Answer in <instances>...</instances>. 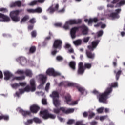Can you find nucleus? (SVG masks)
Listing matches in <instances>:
<instances>
[{
	"mask_svg": "<svg viewBox=\"0 0 125 125\" xmlns=\"http://www.w3.org/2000/svg\"><path fill=\"white\" fill-rule=\"evenodd\" d=\"M60 111H62L64 114L68 115V114H71L75 112V109L74 108H68L67 107H62L60 108H54L53 112L55 114H59Z\"/></svg>",
	"mask_w": 125,
	"mask_h": 125,
	"instance_id": "f03ea898",
	"label": "nucleus"
},
{
	"mask_svg": "<svg viewBox=\"0 0 125 125\" xmlns=\"http://www.w3.org/2000/svg\"><path fill=\"white\" fill-rule=\"evenodd\" d=\"M85 69L83 68V62H80L79 64V67L78 69V75H83L84 73Z\"/></svg>",
	"mask_w": 125,
	"mask_h": 125,
	"instance_id": "9b49d317",
	"label": "nucleus"
},
{
	"mask_svg": "<svg viewBox=\"0 0 125 125\" xmlns=\"http://www.w3.org/2000/svg\"><path fill=\"white\" fill-rule=\"evenodd\" d=\"M36 49H37V48L36 47V46H32L29 49V53H32V54L35 53V52H36Z\"/></svg>",
	"mask_w": 125,
	"mask_h": 125,
	"instance_id": "72a5a7b5",
	"label": "nucleus"
},
{
	"mask_svg": "<svg viewBox=\"0 0 125 125\" xmlns=\"http://www.w3.org/2000/svg\"><path fill=\"white\" fill-rule=\"evenodd\" d=\"M80 29H82V34L83 35H87L88 33V29L85 25L83 24L80 26H79Z\"/></svg>",
	"mask_w": 125,
	"mask_h": 125,
	"instance_id": "aec40b11",
	"label": "nucleus"
},
{
	"mask_svg": "<svg viewBox=\"0 0 125 125\" xmlns=\"http://www.w3.org/2000/svg\"><path fill=\"white\" fill-rule=\"evenodd\" d=\"M0 18L2 19L0 20V22H9L10 21V18L1 13H0Z\"/></svg>",
	"mask_w": 125,
	"mask_h": 125,
	"instance_id": "f8f14e48",
	"label": "nucleus"
},
{
	"mask_svg": "<svg viewBox=\"0 0 125 125\" xmlns=\"http://www.w3.org/2000/svg\"><path fill=\"white\" fill-rule=\"evenodd\" d=\"M26 10L28 13H35V9H27Z\"/></svg>",
	"mask_w": 125,
	"mask_h": 125,
	"instance_id": "3c124183",
	"label": "nucleus"
},
{
	"mask_svg": "<svg viewBox=\"0 0 125 125\" xmlns=\"http://www.w3.org/2000/svg\"><path fill=\"white\" fill-rule=\"evenodd\" d=\"M33 122H34L33 119H28L26 122H25V125H29L31 124H33Z\"/></svg>",
	"mask_w": 125,
	"mask_h": 125,
	"instance_id": "a19ab883",
	"label": "nucleus"
},
{
	"mask_svg": "<svg viewBox=\"0 0 125 125\" xmlns=\"http://www.w3.org/2000/svg\"><path fill=\"white\" fill-rule=\"evenodd\" d=\"M34 10L35 13H42V9L41 7H37Z\"/></svg>",
	"mask_w": 125,
	"mask_h": 125,
	"instance_id": "4c0bfd02",
	"label": "nucleus"
},
{
	"mask_svg": "<svg viewBox=\"0 0 125 125\" xmlns=\"http://www.w3.org/2000/svg\"><path fill=\"white\" fill-rule=\"evenodd\" d=\"M93 93H94V94H95L96 95H97V96H98V97H99V94H100V93H99V92L96 90H94L93 91Z\"/></svg>",
	"mask_w": 125,
	"mask_h": 125,
	"instance_id": "0e129e2a",
	"label": "nucleus"
},
{
	"mask_svg": "<svg viewBox=\"0 0 125 125\" xmlns=\"http://www.w3.org/2000/svg\"><path fill=\"white\" fill-rule=\"evenodd\" d=\"M67 23H68L69 25H78V24H81L82 23V20H70L67 21Z\"/></svg>",
	"mask_w": 125,
	"mask_h": 125,
	"instance_id": "ddd939ff",
	"label": "nucleus"
},
{
	"mask_svg": "<svg viewBox=\"0 0 125 125\" xmlns=\"http://www.w3.org/2000/svg\"><path fill=\"white\" fill-rule=\"evenodd\" d=\"M42 103L43 105H47V102L46 101V99H42Z\"/></svg>",
	"mask_w": 125,
	"mask_h": 125,
	"instance_id": "69168bd1",
	"label": "nucleus"
},
{
	"mask_svg": "<svg viewBox=\"0 0 125 125\" xmlns=\"http://www.w3.org/2000/svg\"><path fill=\"white\" fill-rule=\"evenodd\" d=\"M90 39V37H85L83 39V42L85 43H87Z\"/></svg>",
	"mask_w": 125,
	"mask_h": 125,
	"instance_id": "ea45409f",
	"label": "nucleus"
},
{
	"mask_svg": "<svg viewBox=\"0 0 125 125\" xmlns=\"http://www.w3.org/2000/svg\"><path fill=\"white\" fill-rule=\"evenodd\" d=\"M51 97H53V99H54V98H59V94L58 93L57 91H53L52 92V94L50 95Z\"/></svg>",
	"mask_w": 125,
	"mask_h": 125,
	"instance_id": "cd10ccee",
	"label": "nucleus"
},
{
	"mask_svg": "<svg viewBox=\"0 0 125 125\" xmlns=\"http://www.w3.org/2000/svg\"><path fill=\"white\" fill-rule=\"evenodd\" d=\"M95 116V114L94 113H90L88 116V119H92Z\"/></svg>",
	"mask_w": 125,
	"mask_h": 125,
	"instance_id": "e2e57ef3",
	"label": "nucleus"
},
{
	"mask_svg": "<svg viewBox=\"0 0 125 125\" xmlns=\"http://www.w3.org/2000/svg\"><path fill=\"white\" fill-rule=\"evenodd\" d=\"M29 23H30L31 24H35V23H36V21L35 20V19L32 18L30 19L29 21Z\"/></svg>",
	"mask_w": 125,
	"mask_h": 125,
	"instance_id": "bf43d9fd",
	"label": "nucleus"
},
{
	"mask_svg": "<svg viewBox=\"0 0 125 125\" xmlns=\"http://www.w3.org/2000/svg\"><path fill=\"white\" fill-rule=\"evenodd\" d=\"M36 4H38V2L37 0H34L30 2L29 4V5H30V6H34V5H36Z\"/></svg>",
	"mask_w": 125,
	"mask_h": 125,
	"instance_id": "c03bdc74",
	"label": "nucleus"
},
{
	"mask_svg": "<svg viewBox=\"0 0 125 125\" xmlns=\"http://www.w3.org/2000/svg\"><path fill=\"white\" fill-rule=\"evenodd\" d=\"M24 74L26 77H29V78H32L33 77V72L32 70L30 69H26L24 71Z\"/></svg>",
	"mask_w": 125,
	"mask_h": 125,
	"instance_id": "393cba45",
	"label": "nucleus"
},
{
	"mask_svg": "<svg viewBox=\"0 0 125 125\" xmlns=\"http://www.w3.org/2000/svg\"><path fill=\"white\" fill-rule=\"evenodd\" d=\"M11 86L12 87H13V88H16V87H18L19 86V84L15 83L14 84H12Z\"/></svg>",
	"mask_w": 125,
	"mask_h": 125,
	"instance_id": "052dcab7",
	"label": "nucleus"
},
{
	"mask_svg": "<svg viewBox=\"0 0 125 125\" xmlns=\"http://www.w3.org/2000/svg\"><path fill=\"white\" fill-rule=\"evenodd\" d=\"M59 9V4H56L55 6V7L53 8V5H52L47 10V11L49 13H53L55 11H57Z\"/></svg>",
	"mask_w": 125,
	"mask_h": 125,
	"instance_id": "1a4fd4ad",
	"label": "nucleus"
},
{
	"mask_svg": "<svg viewBox=\"0 0 125 125\" xmlns=\"http://www.w3.org/2000/svg\"><path fill=\"white\" fill-rule=\"evenodd\" d=\"M63 59V57H61V56H58L56 57V60H58V61H62Z\"/></svg>",
	"mask_w": 125,
	"mask_h": 125,
	"instance_id": "5fc2aeb1",
	"label": "nucleus"
},
{
	"mask_svg": "<svg viewBox=\"0 0 125 125\" xmlns=\"http://www.w3.org/2000/svg\"><path fill=\"white\" fill-rule=\"evenodd\" d=\"M30 83L31 87V90L32 91H36V81L35 79H32L30 80Z\"/></svg>",
	"mask_w": 125,
	"mask_h": 125,
	"instance_id": "4be33fe9",
	"label": "nucleus"
},
{
	"mask_svg": "<svg viewBox=\"0 0 125 125\" xmlns=\"http://www.w3.org/2000/svg\"><path fill=\"white\" fill-rule=\"evenodd\" d=\"M19 112L21 114H22L23 117H27V116L30 115V114H31V111L24 110L21 108L19 109Z\"/></svg>",
	"mask_w": 125,
	"mask_h": 125,
	"instance_id": "412c9836",
	"label": "nucleus"
},
{
	"mask_svg": "<svg viewBox=\"0 0 125 125\" xmlns=\"http://www.w3.org/2000/svg\"><path fill=\"white\" fill-rule=\"evenodd\" d=\"M65 99L66 100V103H67L68 105H77V104H78V101H74L73 102H72L71 103H70L72 99H71V95H70L69 94H67L66 96H65Z\"/></svg>",
	"mask_w": 125,
	"mask_h": 125,
	"instance_id": "0eeeda50",
	"label": "nucleus"
},
{
	"mask_svg": "<svg viewBox=\"0 0 125 125\" xmlns=\"http://www.w3.org/2000/svg\"><path fill=\"white\" fill-rule=\"evenodd\" d=\"M111 93V91H108L106 89L105 91L103 93L99 94V101L102 103H106L107 99L109 98V95Z\"/></svg>",
	"mask_w": 125,
	"mask_h": 125,
	"instance_id": "7ed1b4c3",
	"label": "nucleus"
},
{
	"mask_svg": "<svg viewBox=\"0 0 125 125\" xmlns=\"http://www.w3.org/2000/svg\"><path fill=\"white\" fill-rule=\"evenodd\" d=\"M69 66L73 71L76 70V62L71 61L69 62Z\"/></svg>",
	"mask_w": 125,
	"mask_h": 125,
	"instance_id": "a878e982",
	"label": "nucleus"
},
{
	"mask_svg": "<svg viewBox=\"0 0 125 125\" xmlns=\"http://www.w3.org/2000/svg\"><path fill=\"white\" fill-rule=\"evenodd\" d=\"M33 122H34V123H36V124H41V123H42L41 119H40L38 118L34 117L33 119Z\"/></svg>",
	"mask_w": 125,
	"mask_h": 125,
	"instance_id": "c9c22d12",
	"label": "nucleus"
},
{
	"mask_svg": "<svg viewBox=\"0 0 125 125\" xmlns=\"http://www.w3.org/2000/svg\"><path fill=\"white\" fill-rule=\"evenodd\" d=\"M57 11V12L58 13H64V12H65V8H62L61 10H58L57 11Z\"/></svg>",
	"mask_w": 125,
	"mask_h": 125,
	"instance_id": "680f3d73",
	"label": "nucleus"
},
{
	"mask_svg": "<svg viewBox=\"0 0 125 125\" xmlns=\"http://www.w3.org/2000/svg\"><path fill=\"white\" fill-rule=\"evenodd\" d=\"M53 102H54V105L55 106L56 108H58L59 106H60V102L59 101V100L58 99H56L54 98L53 99Z\"/></svg>",
	"mask_w": 125,
	"mask_h": 125,
	"instance_id": "bb28decb",
	"label": "nucleus"
},
{
	"mask_svg": "<svg viewBox=\"0 0 125 125\" xmlns=\"http://www.w3.org/2000/svg\"><path fill=\"white\" fill-rule=\"evenodd\" d=\"M31 37L32 38H36L37 37V31L33 30L31 32Z\"/></svg>",
	"mask_w": 125,
	"mask_h": 125,
	"instance_id": "37998d69",
	"label": "nucleus"
},
{
	"mask_svg": "<svg viewBox=\"0 0 125 125\" xmlns=\"http://www.w3.org/2000/svg\"><path fill=\"white\" fill-rule=\"evenodd\" d=\"M118 16V15L116 13H112L110 14V17L112 18H116Z\"/></svg>",
	"mask_w": 125,
	"mask_h": 125,
	"instance_id": "09e8293b",
	"label": "nucleus"
},
{
	"mask_svg": "<svg viewBox=\"0 0 125 125\" xmlns=\"http://www.w3.org/2000/svg\"><path fill=\"white\" fill-rule=\"evenodd\" d=\"M92 67L91 63H85L84 65V69H90Z\"/></svg>",
	"mask_w": 125,
	"mask_h": 125,
	"instance_id": "e433bc0d",
	"label": "nucleus"
},
{
	"mask_svg": "<svg viewBox=\"0 0 125 125\" xmlns=\"http://www.w3.org/2000/svg\"><path fill=\"white\" fill-rule=\"evenodd\" d=\"M23 9L16 10L12 11L10 13V17L14 22H19L20 21V17H19L20 13L23 12Z\"/></svg>",
	"mask_w": 125,
	"mask_h": 125,
	"instance_id": "f257e3e1",
	"label": "nucleus"
},
{
	"mask_svg": "<svg viewBox=\"0 0 125 125\" xmlns=\"http://www.w3.org/2000/svg\"><path fill=\"white\" fill-rule=\"evenodd\" d=\"M54 26L55 27H61L62 26V23H56L54 24Z\"/></svg>",
	"mask_w": 125,
	"mask_h": 125,
	"instance_id": "338daca9",
	"label": "nucleus"
},
{
	"mask_svg": "<svg viewBox=\"0 0 125 125\" xmlns=\"http://www.w3.org/2000/svg\"><path fill=\"white\" fill-rule=\"evenodd\" d=\"M25 76L15 77L14 80H16V81H23V80H25Z\"/></svg>",
	"mask_w": 125,
	"mask_h": 125,
	"instance_id": "2f4dec72",
	"label": "nucleus"
},
{
	"mask_svg": "<svg viewBox=\"0 0 125 125\" xmlns=\"http://www.w3.org/2000/svg\"><path fill=\"white\" fill-rule=\"evenodd\" d=\"M30 19V17L28 15H25L23 18L21 19V23H25V22L28 21Z\"/></svg>",
	"mask_w": 125,
	"mask_h": 125,
	"instance_id": "7c9ffc66",
	"label": "nucleus"
},
{
	"mask_svg": "<svg viewBox=\"0 0 125 125\" xmlns=\"http://www.w3.org/2000/svg\"><path fill=\"white\" fill-rule=\"evenodd\" d=\"M114 73L116 74V81H118L119 79H120V76H121V74H122V70H119L117 73L116 72V70H114Z\"/></svg>",
	"mask_w": 125,
	"mask_h": 125,
	"instance_id": "c756f323",
	"label": "nucleus"
},
{
	"mask_svg": "<svg viewBox=\"0 0 125 125\" xmlns=\"http://www.w3.org/2000/svg\"><path fill=\"white\" fill-rule=\"evenodd\" d=\"M53 47L56 49H61V48H62V41L59 39L55 40L53 43Z\"/></svg>",
	"mask_w": 125,
	"mask_h": 125,
	"instance_id": "39448f33",
	"label": "nucleus"
},
{
	"mask_svg": "<svg viewBox=\"0 0 125 125\" xmlns=\"http://www.w3.org/2000/svg\"><path fill=\"white\" fill-rule=\"evenodd\" d=\"M50 86V83H47L45 89L47 92H48V90H49V87Z\"/></svg>",
	"mask_w": 125,
	"mask_h": 125,
	"instance_id": "de8ad7c7",
	"label": "nucleus"
},
{
	"mask_svg": "<svg viewBox=\"0 0 125 125\" xmlns=\"http://www.w3.org/2000/svg\"><path fill=\"white\" fill-rule=\"evenodd\" d=\"M24 91L26 92H30V91H32V92H34V91L32 90V87H30V85H27L24 88Z\"/></svg>",
	"mask_w": 125,
	"mask_h": 125,
	"instance_id": "473e14b6",
	"label": "nucleus"
},
{
	"mask_svg": "<svg viewBox=\"0 0 125 125\" xmlns=\"http://www.w3.org/2000/svg\"><path fill=\"white\" fill-rule=\"evenodd\" d=\"M75 122V120H73V119H70L69 120H68V121L67 122V124L68 125H73V124H74Z\"/></svg>",
	"mask_w": 125,
	"mask_h": 125,
	"instance_id": "13d9d810",
	"label": "nucleus"
},
{
	"mask_svg": "<svg viewBox=\"0 0 125 125\" xmlns=\"http://www.w3.org/2000/svg\"><path fill=\"white\" fill-rule=\"evenodd\" d=\"M2 120H4L5 121H8L9 120V117L7 115H1Z\"/></svg>",
	"mask_w": 125,
	"mask_h": 125,
	"instance_id": "a18cd8bd",
	"label": "nucleus"
},
{
	"mask_svg": "<svg viewBox=\"0 0 125 125\" xmlns=\"http://www.w3.org/2000/svg\"><path fill=\"white\" fill-rule=\"evenodd\" d=\"M92 50L89 49L86 50V55L89 59H94L95 58V54L92 53Z\"/></svg>",
	"mask_w": 125,
	"mask_h": 125,
	"instance_id": "9d476101",
	"label": "nucleus"
},
{
	"mask_svg": "<svg viewBox=\"0 0 125 125\" xmlns=\"http://www.w3.org/2000/svg\"><path fill=\"white\" fill-rule=\"evenodd\" d=\"M4 80L6 81H8V80L10 79V78L12 77L13 75L9 71H5L4 72Z\"/></svg>",
	"mask_w": 125,
	"mask_h": 125,
	"instance_id": "5701e85b",
	"label": "nucleus"
},
{
	"mask_svg": "<svg viewBox=\"0 0 125 125\" xmlns=\"http://www.w3.org/2000/svg\"><path fill=\"white\" fill-rule=\"evenodd\" d=\"M0 11L3 13H6L8 12V9L6 8H0Z\"/></svg>",
	"mask_w": 125,
	"mask_h": 125,
	"instance_id": "58836bf2",
	"label": "nucleus"
},
{
	"mask_svg": "<svg viewBox=\"0 0 125 125\" xmlns=\"http://www.w3.org/2000/svg\"><path fill=\"white\" fill-rule=\"evenodd\" d=\"M125 4V0H123V1H121L119 3L117 4V6H121V5H123V4Z\"/></svg>",
	"mask_w": 125,
	"mask_h": 125,
	"instance_id": "4d7b16f0",
	"label": "nucleus"
},
{
	"mask_svg": "<svg viewBox=\"0 0 125 125\" xmlns=\"http://www.w3.org/2000/svg\"><path fill=\"white\" fill-rule=\"evenodd\" d=\"M73 43L75 44V45H81V44H82V40H77L73 42Z\"/></svg>",
	"mask_w": 125,
	"mask_h": 125,
	"instance_id": "f704fd0d",
	"label": "nucleus"
},
{
	"mask_svg": "<svg viewBox=\"0 0 125 125\" xmlns=\"http://www.w3.org/2000/svg\"><path fill=\"white\" fill-rule=\"evenodd\" d=\"M78 85L76 84V83H67V86H76L77 87Z\"/></svg>",
	"mask_w": 125,
	"mask_h": 125,
	"instance_id": "8fccbe9b",
	"label": "nucleus"
},
{
	"mask_svg": "<svg viewBox=\"0 0 125 125\" xmlns=\"http://www.w3.org/2000/svg\"><path fill=\"white\" fill-rule=\"evenodd\" d=\"M40 116L44 120H47V119H52L53 120L56 118L55 115L49 113L48 111L46 110L40 111Z\"/></svg>",
	"mask_w": 125,
	"mask_h": 125,
	"instance_id": "20e7f679",
	"label": "nucleus"
},
{
	"mask_svg": "<svg viewBox=\"0 0 125 125\" xmlns=\"http://www.w3.org/2000/svg\"><path fill=\"white\" fill-rule=\"evenodd\" d=\"M22 5V2L21 1H17L15 2H13L10 4V7H20Z\"/></svg>",
	"mask_w": 125,
	"mask_h": 125,
	"instance_id": "b1692460",
	"label": "nucleus"
},
{
	"mask_svg": "<svg viewBox=\"0 0 125 125\" xmlns=\"http://www.w3.org/2000/svg\"><path fill=\"white\" fill-rule=\"evenodd\" d=\"M76 88H77L78 91L81 92V94H83L84 93V91H85V89H84V88L80 86H76Z\"/></svg>",
	"mask_w": 125,
	"mask_h": 125,
	"instance_id": "c85d7f7f",
	"label": "nucleus"
},
{
	"mask_svg": "<svg viewBox=\"0 0 125 125\" xmlns=\"http://www.w3.org/2000/svg\"><path fill=\"white\" fill-rule=\"evenodd\" d=\"M20 85L21 86H26V85H27V83L26 82H20L19 83V86Z\"/></svg>",
	"mask_w": 125,
	"mask_h": 125,
	"instance_id": "603ef678",
	"label": "nucleus"
},
{
	"mask_svg": "<svg viewBox=\"0 0 125 125\" xmlns=\"http://www.w3.org/2000/svg\"><path fill=\"white\" fill-rule=\"evenodd\" d=\"M46 74L48 76H53V77L60 76V73L56 72L53 68H48L46 71Z\"/></svg>",
	"mask_w": 125,
	"mask_h": 125,
	"instance_id": "423d86ee",
	"label": "nucleus"
},
{
	"mask_svg": "<svg viewBox=\"0 0 125 125\" xmlns=\"http://www.w3.org/2000/svg\"><path fill=\"white\" fill-rule=\"evenodd\" d=\"M69 23H67V22L65 23L64 25L63 26V28L65 29V30H68L69 29Z\"/></svg>",
	"mask_w": 125,
	"mask_h": 125,
	"instance_id": "6e6d98bb",
	"label": "nucleus"
},
{
	"mask_svg": "<svg viewBox=\"0 0 125 125\" xmlns=\"http://www.w3.org/2000/svg\"><path fill=\"white\" fill-rule=\"evenodd\" d=\"M19 91L20 94H23L25 92L24 89H19Z\"/></svg>",
	"mask_w": 125,
	"mask_h": 125,
	"instance_id": "774afa93",
	"label": "nucleus"
},
{
	"mask_svg": "<svg viewBox=\"0 0 125 125\" xmlns=\"http://www.w3.org/2000/svg\"><path fill=\"white\" fill-rule=\"evenodd\" d=\"M16 73L18 75H23V74H25V71L23 70H18L17 71Z\"/></svg>",
	"mask_w": 125,
	"mask_h": 125,
	"instance_id": "79ce46f5",
	"label": "nucleus"
},
{
	"mask_svg": "<svg viewBox=\"0 0 125 125\" xmlns=\"http://www.w3.org/2000/svg\"><path fill=\"white\" fill-rule=\"evenodd\" d=\"M30 111L33 114H37L40 110V107L37 105H33L30 108Z\"/></svg>",
	"mask_w": 125,
	"mask_h": 125,
	"instance_id": "a211bd4d",
	"label": "nucleus"
},
{
	"mask_svg": "<svg viewBox=\"0 0 125 125\" xmlns=\"http://www.w3.org/2000/svg\"><path fill=\"white\" fill-rule=\"evenodd\" d=\"M40 80L41 82V84L39 85L38 88H41V87H42L44 84L45 83V82H46V77L44 76V75H41L40 77Z\"/></svg>",
	"mask_w": 125,
	"mask_h": 125,
	"instance_id": "dca6fc26",
	"label": "nucleus"
},
{
	"mask_svg": "<svg viewBox=\"0 0 125 125\" xmlns=\"http://www.w3.org/2000/svg\"><path fill=\"white\" fill-rule=\"evenodd\" d=\"M103 35V30H100L98 32V38L102 37Z\"/></svg>",
	"mask_w": 125,
	"mask_h": 125,
	"instance_id": "864d4df0",
	"label": "nucleus"
},
{
	"mask_svg": "<svg viewBox=\"0 0 125 125\" xmlns=\"http://www.w3.org/2000/svg\"><path fill=\"white\" fill-rule=\"evenodd\" d=\"M79 29H80V26L74 27L71 29L70 35L72 39H75V38H76V33L77 32V31H78Z\"/></svg>",
	"mask_w": 125,
	"mask_h": 125,
	"instance_id": "4468645a",
	"label": "nucleus"
},
{
	"mask_svg": "<svg viewBox=\"0 0 125 125\" xmlns=\"http://www.w3.org/2000/svg\"><path fill=\"white\" fill-rule=\"evenodd\" d=\"M99 21V20H98V18L97 17H95L93 19H89V20L87 19H85L84 20V22L85 23H88V24H92V23H97Z\"/></svg>",
	"mask_w": 125,
	"mask_h": 125,
	"instance_id": "2eb2a0df",
	"label": "nucleus"
},
{
	"mask_svg": "<svg viewBox=\"0 0 125 125\" xmlns=\"http://www.w3.org/2000/svg\"><path fill=\"white\" fill-rule=\"evenodd\" d=\"M100 41L99 40H96L94 41L91 43V45L88 46V49H90V50L93 51L96 47H97V45L99 44Z\"/></svg>",
	"mask_w": 125,
	"mask_h": 125,
	"instance_id": "6e6552de",
	"label": "nucleus"
},
{
	"mask_svg": "<svg viewBox=\"0 0 125 125\" xmlns=\"http://www.w3.org/2000/svg\"><path fill=\"white\" fill-rule=\"evenodd\" d=\"M108 87L106 88V90L108 91H110V93H112V91H113V87H118V83L117 82H114L112 83L111 84L109 85Z\"/></svg>",
	"mask_w": 125,
	"mask_h": 125,
	"instance_id": "6ab92c4d",
	"label": "nucleus"
},
{
	"mask_svg": "<svg viewBox=\"0 0 125 125\" xmlns=\"http://www.w3.org/2000/svg\"><path fill=\"white\" fill-rule=\"evenodd\" d=\"M17 62H19L20 64L24 66L26 63H27V60L25 57H20L17 59Z\"/></svg>",
	"mask_w": 125,
	"mask_h": 125,
	"instance_id": "f3484780",
	"label": "nucleus"
},
{
	"mask_svg": "<svg viewBox=\"0 0 125 125\" xmlns=\"http://www.w3.org/2000/svg\"><path fill=\"white\" fill-rule=\"evenodd\" d=\"M103 110H104V107H100V108H98L97 110V112L99 114H102V113H103Z\"/></svg>",
	"mask_w": 125,
	"mask_h": 125,
	"instance_id": "49530a36",
	"label": "nucleus"
}]
</instances>
